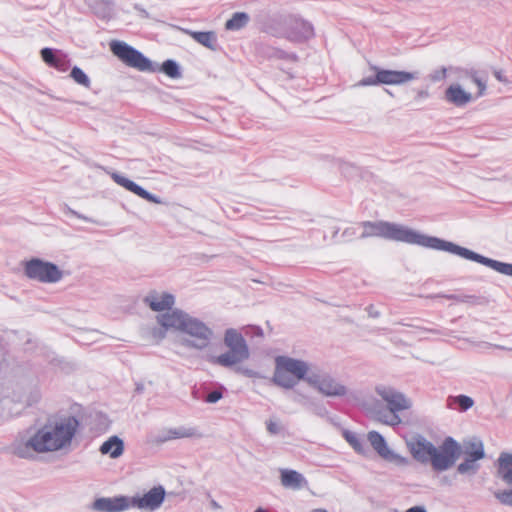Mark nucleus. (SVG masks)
<instances>
[{"label": "nucleus", "mask_w": 512, "mask_h": 512, "mask_svg": "<svg viewBox=\"0 0 512 512\" xmlns=\"http://www.w3.org/2000/svg\"><path fill=\"white\" fill-rule=\"evenodd\" d=\"M358 227L362 229L361 234H359V239L378 237L389 241L445 251L464 259L480 263L501 274L512 277V264L510 263H504L485 257L453 242L425 235L400 223L383 220L362 221L358 223Z\"/></svg>", "instance_id": "obj_1"}, {"label": "nucleus", "mask_w": 512, "mask_h": 512, "mask_svg": "<svg viewBox=\"0 0 512 512\" xmlns=\"http://www.w3.org/2000/svg\"><path fill=\"white\" fill-rule=\"evenodd\" d=\"M79 422L73 416L46 423L25 442L14 446V453L21 458H29L33 452L45 453L65 449L71 445Z\"/></svg>", "instance_id": "obj_2"}, {"label": "nucleus", "mask_w": 512, "mask_h": 512, "mask_svg": "<svg viewBox=\"0 0 512 512\" xmlns=\"http://www.w3.org/2000/svg\"><path fill=\"white\" fill-rule=\"evenodd\" d=\"M157 322L164 330L177 332L179 343L189 349L204 350L214 338L205 322L179 309L159 314Z\"/></svg>", "instance_id": "obj_3"}, {"label": "nucleus", "mask_w": 512, "mask_h": 512, "mask_svg": "<svg viewBox=\"0 0 512 512\" xmlns=\"http://www.w3.org/2000/svg\"><path fill=\"white\" fill-rule=\"evenodd\" d=\"M412 457L419 463L430 464L435 471H446L461 456V446L452 437H446L439 447L422 435H416L406 442Z\"/></svg>", "instance_id": "obj_4"}, {"label": "nucleus", "mask_w": 512, "mask_h": 512, "mask_svg": "<svg viewBox=\"0 0 512 512\" xmlns=\"http://www.w3.org/2000/svg\"><path fill=\"white\" fill-rule=\"evenodd\" d=\"M375 393L384 401L387 408H384L379 402H372L369 406V412L372 416L383 424L397 426L402 420L398 413L411 408L412 403L402 392L386 385H377Z\"/></svg>", "instance_id": "obj_5"}, {"label": "nucleus", "mask_w": 512, "mask_h": 512, "mask_svg": "<svg viewBox=\"0 0 512 512\" xmlns=\"http://www.w3.org/2000/svg\"><path fill=\"white\" fill-rule=\"evenodd\" d=\"M312 371L309 363L304 360L279 355L275 357L272 382L281 388L292 389L300 380L307 383L309 373Z\"/></svg>", "instance_id": "obj_6"}, {"label": "nucleus", "mask_w": 512, "mask_h": 512, "mask_svg": "<svg viewBox=\"0 0 512 512\" xmlns=\"http://www.w3.org/2000/svg\"><path fill=\"white\" fill-rule=\"evenodd\" d=\"M223 341L227 351L215 357L213 359L214 363L225 368H231L249 359L250 350L246 340L236 329H227Z\"/></svg>", "instance_id": "obj_7"}, {"label": "nucleus", "mask_w": 512, "mask_h": 512, "mask_svg": "<svg viewBox=\"0 0 512 512\" xmlns=\"http://www.w3.org/2000/svg\"><path fill=\"white\" fill-rule=\"evenodd\" d=\"M307 384L319 393L331 398L356 399V392L347 387L340 379L321 369H313L307 378Z\"/></svg>", "instance_id": "obj_8"}, {"label": "nucleus", "mask_w": 512, "mask_h": 512, "mask_svg": "<svg viewBox=\"0 0 512 512\" xmlns=\"http://www.w3.org/2000/svg\"><path fill=\"white\" fill-rule=\"evenodd\" d=\"M109 46L111 52L126 66L142 72L156 71L153 63L147 57L126 42L113 40Z\"/></svg>", "instance_id": "obj_9"}, {"label": "nucleus", "mask_w": 512, "mask_h": 512, "mask_svg": "<svg viewBox=\"0 0 512 512\" xmlns=\"http://www.w3.org/2000/svg\"><path fill=\"white\" fill-rule=\"evenodd\" d=\"M24 271L28 278L41 283H56L63 277V272L57 265L39 258L27 261Z\"/></svg>", "instance_id": "obj_10"}, {"label": "nucleus", "mask_w": 512, "mask_h": 512, "mask_svg": "<svg viewBox=\"0 0 512 512\" xmlns=\"http://www.w3.org/2000/svg\"><path fill=\"white\" fill-rule=\"evenodd\" d=\"M496 476L512 487V453H500L496 462ZM494 496L501 504L512 507V488L496 491Z\"/></svg>", "instance_id": "obj_11"}, {"label": "nucleus", "mask_w": 512, "mask_h": 512, "mask_svg": "<svg viewBox=\"0 0 512 512\" xmlns=\"http://www.w3.org/2000/svg\"><path fill=\"white\" fill-rule=\"evenodd\" d=\"M290 42L303 43L314 36L313 26L306 20L290 16L284 21V31L279 34Z\"/></svg>", "instance_id": "obj_12"}, {"label": "nucleus", "mask_w": 512, "mask_h": 512, "mask_svg": "<svg viewBox=\"0 0 512 512\" xmlns=\"http://www.w3.org/2000/svg\"><path fill=\"white\" fill-rule=\"evenodd\" d=\"M200 430L193 426H178L162 428L149 435V442L154 445H162L166 442L184 438H202Z\"/></svg>", "instance_id": "obj_13"}, {"label": "nucleus", "mask_w": 512, "mask_h": 512, "mask_svg": "<svg viewBox=\"0 0 512 512\" xmlns=\"http://www.w3.org/2000/svg\"><path fill=\"white\" fill-rule=\"evenodd\" d=\"M367 439L377 454L385 461L397 467H406L409 465V459L391 450L384 437L377 431L368 432Z\"/></svg>", "instance_id": "obj_14"}, {"label": "nucleus", "mask_w": 512, "mask_h": 512, "mask_svg": "<svg viewBox=\"0 0 512 512\" xmlns=\"http://www.w3.org/2000/svg\"><path fill=\"white\" fill-rule=\"evenodd\" d=\"M165 494V489L162 486H155L142 496L130 497L131 507L153 512L160 508Z\"/></svg>", "instance_id": "obj_15"}, {"label": "nucleus", "mask_w": 512, "mask_h": 512, "mask_svg": "<svg viewBox=\"0 0 512 512\" xmlns=\"http://www.w3.org/2000/svg\"><path fill=\"white\" fill-rule=\"evenodd\" d=\"M377 72V80L384 85H403L419 78V72H407L398 70L372 68Z\"/></svg>", "instance_id": "obj_16"}, {"label": "nucleus", "mask_w": 512, "mask_h": 512, "mask_svg": "<svg viewBox=\"0 0 512 512\" xmlns=\"http://www.w3.org/2000/svg\"><path fill=\"white\" fill-rule=\"evenodd\" d=\"M129 508H131V500L127 496L100 497L91 506V509L96 512H122Z\"/></svg>", "instance_id": "obj_17"}, {"label": "nucleus", "mask_w": 512, "mask_h": 512, "mask_svg": "<svg viewBox=\"0 0 512 512\" xmlns=\"http://www.w3.org/2000/svg\"><path fill=\"white\" fill-rule=\"evenodd\" d=\"M144 303L153 311L161 312L168 310L170 312L175 303V298L170 293L152 290L144 297Z\"/></svg>", "instance_id": "obj_18"}, {"label": "nucleus", "mask_w": 512, "mask_h": 512, "mask_svg": "<svg viewBox=\"0 0 512 512\" xmlns=\"http://www.w3.org/2000/svg\"><path fill=\"white\" fill-rule=\"evenodd\" d=\"M111 178L118 185L122 186L126 190L136 194L137 196H139V197H141V198H143V199H145V200H147L149 202H152V203H155V204H161L162 203V201H161V199L159 197H157L156 195L151 194L150 192L146 191L144 188H142L141 186H139L138 184H136L132 180L126 178L125 176H123V175H121L119 173L113 172L111 174Z\"/></svg>", "instance_id": "obj_19"}, {"label": "nucleus", "mask_w": 512, "mask_h": 512, "mask_svg": "<svg viewBox=\"0 0 512 512\" xmlns=\"http://www.w3.org/2000/svg\"><path fill=\"white\" fill-rule=\"evenodd\" d=\"M445 100L456 107H464L470 102L476 100L474 95L466 90L459 84H451L444 93Z\"/></svg>", "instance_id": "obj_20"}, {"label": "nucleus", "mask_w": 512, "mask_h": 512, "mask_svg": "<svg viewBox=\"0 0 512 512\" xmlns=\"http://www.w3.org/2000/svg\"><path fill=\"white\" fill-rule=\"evenodd\" d=\"M281 485L287 489L300 490L307 485L306 478L296 470L280 469Z\"/></svg>", "instance_id": "obj_21"}, {"label": "nucleus", "mask_w": 512, "mask_h": 512, "mask_svg": "<svg viewBox=\"0 0 512 512\" xmlns=\"http://www.w3.org/2000/svg\"><path fill=\"white\" fill-rule=\"evenodd\" d=\"M181 31L192 37L200 45L212 50H217V35L214 31L197 32L181 28Z\"/></svg>", "instance_id": "obj_22"}, {"label": "nucleus", "mask_w": 512, "mask_h": 512, "mask_svg": "<svg viewBox=\"0 0 512 512\" xmlns=\"http://www.w3.org/2000/svg\"><path fill=\"white\" fill-rule=\"evenodd\" d=\"M99 451L103 455H109L111 458L117 459L124 453V442L116 435L111 436L102 443Z\"/></svg>", "instance_id": "obj_23"}, {"label": "nucleus", "mask_w": 512, "mask_h": 512, "mask_svg": "<svg viewBox=\"0 0 512 512\" xmlns=\"http://www.w3.org/2000/svg\"><path fill=\"white\" fill-rule=\"evenodd\" d=\"M451 72L457 74L458 78L469 77L478 87V92L474 95L476 99L482 97L486 92V81L478 76V72L474 69L467 70L459 67H450Z\"/></svg>", "instance_id": "obj_24"}, {"label": "nucleus", "mask_w": 512, "mask_h": 512, "mask_svg": "<svg viewBox=\"0 0 512 512\" xmlns=\"http://www.w3.org/2000/svg\"><path fill=\"white\" fill-rule=\"evenodd\" d=\"M451 72L457 74L458 78L469 77L478 87V92L474 95L476 99L482 97L486 92V81L478 76V72L474 69L467 70L459 67H450Z\"/></svg>", "instance_id": "obj_25"}, {"label": "nucleus", "mask_w": 512, "mask_h": 512, "mask_svg": "<svg viewBox=\"0 0 512 512\" xmlns=\"http://www.w3.org/2000/svg\"><path fill=\"white\" fill-rule=\"evenodd\" d=\"M485 457L484 449H479L475 452H469V456H466L465 460L460 463L457 467V471L460 474L476 473L479 469L478 460Z\"/></svg>", "instance_id": "obj_26"}, {"label": "nucleus", "mask_w": 512, "mask_h": 512, "mask_svg": "<svg viewBox=\"0 0 512 512\" xmlns=\"http://www.w3.org/2000/svg\"><path fill=\"white\" fill-rule=\"evenodd\" d=\"M446 405L449 409L459 410L461 412L467 411L474 405V400L467 395L448 396Z\"/></svg>", "instance_id": "obj_27"}, {"label": "nucleus", "mask_w": 512, "mask_h": 512, "mask_svg": "<svg viewBox=\"0 0 512 512\" xmlns=\"http://www.w3.org/2000/svg\"><path fill=\"white\" fill-rule=\"evenodd\" d=\"M342 435L355 452L361 455L367 454L368 448L365 441L358 434L349 430H344Z\"/></svg>", "instance_id": "obj_28"}, {"label": "nucleus", "mask_w": 512, "mask_h": 512, "mask_svg": "<svg viewBox=\"0 0 512 512\" xmlns=\"http://www.w3.org/2000/svg\"><path fill=\"white\" fill-rule=\"evenodd\" d=\"M249 15L245 12H236L226 21L225 28L231 31H237L244 28L249 22Z\"/></svg>", "instance_id": "obj_29"}, {"label": "nucleus", "mask_w": 512, "mask_h": 512, "mask_svg": "<svg viewBox=\"0 0 512 512\" xmlns=\"http://www.w3.org/2000/svg\"><path fill=\"white\" fill-rule=\"evenodd\" d=\"M160 70L171 78L181 77L179 65L174 60L168 59L164 61Z\"/></svg>", "instance_id": "obj_30"}, {"label": "nucleus", "mask_w": 512, "mask_h": 512, "mask_svg": "<svg viewBox=\"0 0 512 512\" xmlns=\"http://www.w3.org/2000/svg\"><path fill=\"white\" fill-rule=\"evenodd\" d=\"M70 76L79 85H82L86 88H89L91 85L89 77L84 73L82 69L77 66L72 68Z\"/></svg>", "instance_id": "obj_31"}, {"label": "nucleus", "mask_w": 512, "mask_h": 512, "mask_svg": "<svg viewBox=\"0 0 512 512\" xmlns=\"http://www.w3.org/2000/svg\"><path fill=\"white\" fill-rule=\"evenodd\" d=\"M60 52L61 51L54 50L52 48H43L41 50V57L45 63L53 67L56 58L58 57V53Z\"/></svg>", "instance_id": "obj_32"}, {"label": "nucleus", "mask_w": 512, "mask_h": 512, "mask_svg": "<svg viewBox=\"0 0 512 512\" xmlns=\"http://www.w3.org/2000/svg\"><path fill=\"white\" fill-rule=\"evenodd\" d=\"M53 67L62 72L67 71L69 68V60L67 56L62 52L58 53V57L56 58Z\"/></svg>", "instance_id": "obj_33"}, {"label": "nucleus", "mask_w": 512, "mask_h": 512, "mask_svg": "<svg viewBox=\"0 0 512 512\" xmlns=\"http://www.w3.org/2000/svg\"><path fill=\"white\" fill-rule=\"evenodd\" d=\"M266 428L271 435L280 434L282 431L281 423L274 418H270L268 421H266Z\"/></svg>", "instance_id": "obj_34"}, {"label": "nucleus", "mask_w": 512, "mask_h": 512, "mask_svg": "<svg viewBox=\"0 0 512 512\" xmlns=\"http://www.w3.org/2000/svg\"><path fill=\"white\" fill-rule=\"evenodd\" d=\"M358 228L359 227L357 225V226L347 227L346 229H344V231L342 232V235H341L343 241L349 242V241H352L353 239H355L356 237L359 238Z\"/></svg>", "instance_id": "obj_35"}, {"label": "nucleus", "mask_w": 512, "mask_h": 512, "mask_svg": "<svg viewBox=\"0 0 512 512\" xmlns=\"http://www.w3.org/2000/svg\"><path fill=\"white\" fill-rule=\"evenodd\" d=\"M479 449H484V446H483V443L481 441H470V442H467L465 443L464 445V450H463V454H465L466 456H469V452H475V451H478ZM461 453H462V450H461Z\"/></svg>", "instance_id": "obj_36"}, {"label": "nucleus", "mask_w": 512, "mask_h": 512, "mask_svg": "<svg viewBox=\"0 0 512 512\" xmlns=\"http://www.w3.org/2000/svg\"><path fill=\"white\" fill-rule=\"evenodd\" d=\"M223 389H224V387L221 386L220 389L214 390V391L208 393L206 395L204 401L207 403H211V404L218 402L223 397V393H222Z\"/></svg>", "instance_id": "obj_37"}, {"label": "nucleus", "mask_w": 512, "mask_h": 512, "mask_svg": "<svg viewBox=\"0 0 512 512\" xmlns=\"http://www.w3.org/2000/svg\"><path fill=\"white\" fill-rule=\"evenodd\" d=\"M448 69L445 67H442L441 69L435 70L429 75V78L432 82H439L441 80H444L447 76ZM449 71L450 68H449Z\"/></svg>", "instance_id": "obj_38"}, {"label": "nucleus", "mask_w": 512, "mask_h": 512, "mask_svg": "<svg viewBox=\"0 0 512 512\" xmlns=\"http://www.w3.org/2000/svg\"><path fill=\"white\" fill-rule=\"evenodd\" d=\"M380 85V81L377 80V72L374 76H368L361 79L355 86H375Z\"/></svg>", "instance_id": "obj_39"}, {"label": "nucleus", "mask_w": 512, "mask_h": 512, "mask_svg": "<svg viewBox=\"0 0 512 512\" xmlns=\"http://www.w3.org/2000/svg\"><path fill=\"white\" fill-rule=\"evenodd\" d=\"M271 57H276V58H283V59H293L295 60L296 59V56L294 54H289L281 49H274L272 54L270 55Z\"/></svg>", "instance_id": "obj_40"}, {"label": "nucleus", "mask_w": 512, "mask_h": 512, "mask_svg": "<svg viewBox=\"0 0 512 512\" xmlns=\"http://www.w3.org/2000/svg\"><path fill=\"white\" fill-rule=\"evenodd\" d=\"M66 214L75 216V217H77L79 219H82L84 221H87V222L96 223L95 220H93V219H91V218H89L87 216H84V215L78 213L77 211H75V210H73V209H71L69 207L66 208Z\"/></svg>", "instance_id": "obj_41"}, {"label": "nucleus", "mask_w": 512, "mask_h": 512, "mask_svg": "<svg viewBox=\"0 0 512 512\" xmlns=\"http://www.w3.org/2000/svg\"><path fill=\"white\" fill-rule=\"evenodd\" d=\"M236 371L247 377H255L257 375V373L254 370L249 368L237 367Z\"/></svg>", "instance_id": "obj_42"}, {"label": "nucleus", "mask_w": 512, "mask_h": 512, "mask_svg": "<svg viewBox=\"0 0 512 512\" xmlns=\"http://www.w3.org/2000/svg\"><path fill=\"white\" fill-rule=\"evenodd\" d=\"M493 74H494L495 78H496L498 81H500V82H504V83H507V82H508V81H507V79H506V77L504 76V73H503V71H502V70H495V71L493 72Z\"/></svg>", "instance_id": "obj_43"}, {"label": "nucleus", "mask_w": 512, "mask_h": 512, "mask_svg": "<svg viewBox=\"0 0 512 512\" xmlns=\"http://www.w3.org/2000/svg\"><path fill=\"white\" fill-rule=\"evenodd\" d=\"M366 310H367L369 316H371L373 318H377L380 316L379 311L375 310V308L372 305L368 306Z\"/></svg>", "instance_id": "obj_44"}, {"label": "nucleus", "mask_w": 512, "mask_h": 512, "mask_svg": "<svg viewBox=\"0 0 512 512\" xmlns=\"http://www.w3.org/2000/svg\"><path fill=\"white\" fill-rule=\"evenodd\" d=\"M406 512H427L423 506H414L406 510Z\"/></svg>", "instance_id": "obj_45"}, {"label": "nucleus", "mask_w": 512, "mask_h": 512, "mask_svg": "<svg viewBox=\"0 0 512 512\" xmlns=\"http://www.w3.org/2000/svg\"><path fill=\"white\" fill-rule=\"evenodd\" d=\"M435 297H445L450 300L462 301V299L458 295H454V294H451V295H440L439 294V295H436Z\"/></svg>", "instance_id": "obj_46"}, {"label": "nucleus", "mask_w": 512, "mask_h": 512, "mask_svg": "<svg viewBox=\"0 0 512 512\" xmlns=\"http://www.w3.org/2000/svg\"><path fill=\"white\" fill-rule=\"evenodd\" d=\"M417 96L419 98H427L429 96V93L426 90H419Z\"/></svg>", "instance_id": "obj_47"}, {"label": "nucleus", "mask_w": 512, "mask_h": 512, "mask_svg": "<svg viewBox=\"0 0 512 512\" xmlns=\"http://www.w3.org/2000/svg\"><path fill=\"white\" fill-rule=\"evenodd\" d=\"M315 413L320 416H323L326 414V409L324 407H318L315 409Z\"/></svg>", "instance_id": "obj_48"}, {"label": "nucleus", "mask_w": 512, "mask_h": 512, "mask_svg": "<svg viewBox=\"0 0 512 512\" xmlns=\"http://www.w3.org/2000/svg\"><path fill=\"white\" fill-rule=\"evenodd\" d=\"M338 233H339V228H338V227H335V228H334V230H333V233H332V239H333L335 242H338V241H337Z\"/></svg>", "instance_id": "obj_49"}, {"label": "nucleus", "mask_w": 512, "mask_h": 512, "mask_svg": "<svg viewBox=\"0 0 512 512\" xmlns=\"http://www.w3.org/2000/svg\"><path fill=\"white\" fill-rule=\"evenodd\" d=\"M310 512H328V511L325 509H322V508H317V509L311 510Z\"/></svg>", "instance_id": "obj_50"}, {"label": "nucleus", "mask_w": 512, "mask_h": 512, "mask_svg": "<svg viewBox=\"0 0 512 512\" xmlns=\"http://www.w3.org/2000/svg\"><path fill=\"white\" fill-rule=\"evenodd\" d=\"M164 336H165V333H164L163 331H159V336H158V337L161 339V338H163Z\"/></svg>", "instance_id": "obj_51"}, {"label": "nucleus", "mask_w": 512, "mask_h": 512, "mask_svg": "<svg viewBox=\"0 0 512 512\" xmlns=\"http://www.w3.org/2000/svg\"><path fill=\"white\" fill-rule=\"evenodd\" d=\"M255 512H267V510L263 509V508H258L255 510Z\"/></svg>", "instance_id": "obj_52"}]
</instances>
